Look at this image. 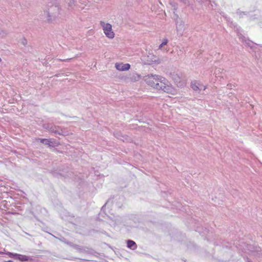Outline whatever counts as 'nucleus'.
Segmentation results:
<instances>
[{
	"label": "nucleus",
	"mask_w": 262,
	"mask_h": 262,
	"mask_svg": "<svg viewBox=\"0 0 262 262\" xmlns=\"http://www.w3.org/2000/svg\"><path fill=\"white\" fill-rule=\"evenodd\" d=\"M48 10L47 13L49 21H52L56 18L59 16L60 13V7L59 4L55 0H53L48 3Z\"/></svg>",
	"instance_id": "1"
},
{
	"label": "nucleus",
	"mask_w": 262,
	"mask_h": 262,
	"mask_svg": "<svg viewBox=\"0 0 262 262\" xmlns=\"http://www.w3.org/2000/svg\"><path fill=\"white\" fill-rule=\"evenodd\" d=\"M161 77V76L157 75H148L145 77V81L149 85L157 89L158 88L157 84H159L160 81H161L160 79Z\"/></svg>",
	"instance_id": "2"
},
{
	"label": "nucleus",
	"mask_w": 262,
	"mask_h": 262,
	"mask_svg": "<svg viewBox=\"0 0 262 262\" xmlns=\"http://www.w3.org/2000/svg\"><path fill=\"white\" fill-rule=\"evenodd\" d=\"M160 79L161 80V81H160L159 84H157V85H158L157 89L158 90H161L167 93H171L173 91V89L171 86L165 83L166 81V79L164 77H161Z\"/></svg>",
	"instance_id": "3"
},
{
	"label": "nucleus",
	"mask_w": 262,
	"mask_h": 262,
	"mask_svg": "<svg viewBox=\"0 0 262 262\" xmlns=\"http://www.w3.org/2000/svg\"><path fill=\"white\" fill-rule=\"evenodd\" d=\"M101 25L103 27V30L105 35L110 38H113L114 37V33L112 31V27L110 24H105L103 21H101Z\"/></svg>",
	"instance_id": "4"
},
{
	"label": "nucleus",
	"mask_w": 262,
	"mask_h": 262,
	"mask_svg": "<svg viewBox=\"0 0 262 262\" xmlns=\"http://www.w3.org/2000/svg\"><path fill=\"white\" fill-rule=\"evenodd\" d=\"M41 143L45 145H47L50 147H54L58 145V143L55 141L54 139H38Z\"/></svg>",
	"instance_id": "5"
},
{
	"label": "nucleus",
	"mask_w": 262,
	"mask_h": 262,
	"mask_svg": "<svg viewBox=\"0 0 262 262\" xmlns=\"http://www.w3.org/2000/svg\"><path fill=\"white\" fill-rule=\"evenodd\" d=\"M176 25L178 35L182 36L184 31V22L182 20H177Z\"/></svg>",
	"instance_id": "6"
},
{
	"label": "nucleus",
	"mask_w": 262,
	"mask_h": 262,
	"mask_svg": "<svg viewBox=\"0 0 262 262\" xmlns=\"http://www.w3.org/2000/svg\"><path fill=\"white\" fill-rule=\"evenodd\" d=\"M191 87L195 91L205 90L206 89L205 86L196 81L191 82Z\"/></svg>",
	"instance_id": "7"
},
{
	"label": "nucleus",
	"mask_w": 262,
	"mask_h": 262,
	"mask_svg": "<svg viewBox=\"0 0 262 262\" xmlns=\"http://www.w3.org/2000/svg\"><path fill=\"white\" fill-rule=\"evenodd\" d=\"M115 67L119 71H125L128 70L130 68V66L128 63H116L115 64Z\"/></svg>",
	"instance_id": "8"
},
{
	"label": "nucleus",
	"mask_w": 262,
	"mask_h": 262,
	"mask_svg": "<svg viewBox=\"0 0 262 262\" xmlns=\"http://www.w3.org/2000/svg\"><path fill=\"white\" fill-rule=\"evenodd\" d=\"M127 247L128 248L134 250L137 248V245L134 241L128 239L127 241Z\"/></svg>",
	"instance_id": "9"
},
{
	"label": "nucleus",
	"mask_w": 262,
	"mask_h": 262,
	"mask_svg": "<svg viewBox=\"0 0 262 262\" xmlns=\"http://www.w3.org/2000/svg\"><path fill=\"white\" fill-rule=\"evenodd\" d=\"M31 259V258L30 256L19 254L18 260L21 261H28L30 260Z\"/></svg>",
	"instance_id": "10"
},
{
	"label": "nucleus",
	"mask_w": 262,
	"mask_h": 262,
	"mask_svg": "<svg viewBox=\"0 0 262 262\" xmlns=\"http://www.w3.org/2000/svg\"><path fill=\"white\" fill-rule=\"evenodd\" d=\"M48 128L52 133H54L55 134H58L59 135L60 134V133L59 132H58L57 130H56V126H53L52 125H49L48 124Z\"/></svg>",
	"instance_id": "11"
},
{
	"label": "nucleus",
	"mask_w": 262,
	"mask_h": 262,
	"mask_svg": "<svg viewBox=\"0 0 262 262\" xmlns=\"http://www.w3.org/2000/svg\"><path fill=\"white\" fill-rule=\"evenodd\" d=\"M140 76L139 74L137 73H134L130 78L132 81H136L139 80L140 79Z\"/></svg>",
	"instance_id": "12"
},
{
	"label": "nucleus",
	"mask_w": 262,
	"mask_h": 262,
	"mask_svg": "<svg viewBox=\"0 0 262 262\" xmlns=\"http://www.w3.org/2000/svg\"><path fill=\"white\" fill-rule=\"evenodd\" d=\"M54 237H55V236H54ZM56 238H57V237H56ZM58 239L61 242L67 244V245H69L70 246L72 245V243H71L70 242H68L67 241V239L63 237H61L60 238H58Z\"/></svg>",
	"instance_id": "13"
},
{
	"label": "nucleus",
	"mask_w": 262,
	"mask_h": 262,
	"mask_svg": "<svg viewBox=\"0 0 262 262\" xmlns=\"http://www.w3.org/2000/svg\"><path fill=\"white\" fill-rule=\"evenodd\" d=\"M236 13L240 17H243L244 15H247V12H243L241 11L239 9H237L236 11Z\"/></svg>",
	"instance_id": "14"
},
{
	"label": "nucleus",
	"mask_w": 262,
	"mask_h": 262,
	"mask_svg": "<svg viewBox=\"0 0 262 262\" xmlns=\"http://www.w3.org/2000/svg\"><path fill=\"white\" fill-rule=\"evenodd\" d=\"M66 2L70 7H72L75 4L74 0H66Z\"/></svg>",
	"instance_id": "15"
},
{
	"label": "nucleus",
	"mask_w": 262,
	"mask_h": 262,
	"mask_svg": "<svg viewBox=\"0 0 262 262\" xmlns=\"http://www.w3.org/2000/svg\"><path fill=\"white\" fill-rule=\"evenodd\" d=\"M108 217L113 222H115V224H116L117 222L118 221V216H113V217Z\"/></svg>",
	"instance_id": "16"
},
{
	"label": "nucleus",
	"mask_w": 262,
	"mask_h": 262,
	"mask_svg": "<svg viewBox=\"0 0 262 262\" xmlns=\"http://www.w3.org/2000/svg\"><path fill=\"white\" fill-rule=\"evenodd\" d=\"M173 13H174L173 18H174V19L175 20V23H176L177 20H181V19L179 18V15L175 13L174 11L173 12Z\"/></svg>",
	"instance_id": "17"
},
{
	"label": "nucleus",
	"mask_w": 262,
	"mask_h": 262,
	"mask_svg": "<svg viewBox=\"0 0 262 262\" xmlns=\"http://www.w3.org/2000/svg\"><path fill=\"white\" fill-rule=\"evenodd\" d=\"M14 253H12V252H8L6 253V254L10 258H13V256L14 255Z\"/></svg>",
	"instance_id": "18"
},
{
	"label": "nucleus",
	"mask_w": 262,
	"mask_h": 262,
	"mask_svg": "<svg viewBox=\"0 0 262 262\" xmlns=\"http://www.w3.org/2000/svg\"><path fill=\"white\" fill-rule=\"evenodd\" d=\"M18 257H19V254L14 253V255L13 256V258L14 259H17L18 260Z\"/></svg>",
	"instance_id": "19"
},
{
	"label": "nucleus",
	"mask_w": 262,
	"mask_h": 262,
	"mask_svg": "<svg viewBox=\"0 0 262 262\" xmlns=\"http://www.w3.org/2000/svg\"><path fill=\"white\" fill-rule=\"evenodd\" d=\"M167 42H168V40L167 39H164L162 42V45L165 46L167 43Z\"/></svg>",
	"instance_id": "20"
},
{
	"label": "nucleus",
	"mask_w": 262,
	"mask_h": 262,
	"mask_svg": "<svg viewBox=\"0 0 262 262\" xmlns=\"http://www.w3.org/2000/svg\"><path fill=\"white\" fill-rule=\"evenodd\" d=\"M110 200H108L107 201V202L102 207V208H101V211H102L104 209V208L105 207V206L108 204L109 202H110Z\"/></svg>",
	"instance_id": "21"
},
{
	"label": "nucleus",
	"mask_w": 262,
	"mask_h": 262,
	"mask_svg": "<svg viewBox=\"0 0 262 262\" xmlns=\"http://www.w3.org/2000/svg\"><path fill=\"white\" fill-rule=\"evenodd\" d=\"M252 43H253V42H250V41H248V42H247V44L248 45V46H250V47H252L251 46V44H252Z\"/></svg>",
	"instance_id": "22"
},
{
	"label": "nucleus",
	"mask_w": 262,
	"mask_h": 262,
	"mask_svg": "<svg viewBox=\"0 0 262 262\" xmlns=\"http://www.w3.org/2000/svg\"><path fill=\"white\" fill-rule=\"evenodd\" d=\"M27 43V40L26 39H24L23 41V43L24 45H25Z\"/></svg>",
	"instance_id": "23"
},
{
	"label": "nucleus",
	"mask_w": 262,
	"mask_h": 262,
	"mask_svg": "<svg viewBox=\"0 0 262 262\" xmlns=\"http://www.w3.org/2000/svg\"><path fill=\"white\" fill-rule=\"evenodd\" d=\"M164 45H162V43L159 46V49H161Z\"/></svg>",
	"instance_id": "24"
},
{
	"label": "nucleus",
	"mask_w": 262,
	"mask_h": 262,
	"mask_svg": "<svg viewBox=\"0 0 262 262\" xmlns=\"http://www.w3.org/2000/svg\"><path fill=\"white\" fill-rule=\"evenodd\" d=\"M4 262H13V261L12 260H9L8 261H5Z\"/></svg>",
	"instance_id": "25"
},
{
	"label": "nucleus",
	"mask_w": 262,
	"mask_h": 262,
	"mask_svg": "<svg viewBox=\"0 0 262 262\" xmlns=\"http://www.w3.org/2000/svg\"><path fill=\"white\" fill-rule=\"evenodd\" d=\"M227 86H228V88L229 89H231L232 88H231V85L230 84V85H227Z\"/></svg>",
	"instance_id": "26"
},
{
	"label": "nucleus",
	"mask_w": 262,
	"mask_h": 262,
	"mask_svg": "<svg viewBox=\"0 0 262 262\" xmlns=\"http://www.w3.org/2000/svg\"><path fill=\"white\" fill-rule=\"evenodd\" d=\"M259 249H260V248H259V247H258V248L256 250V251L257 252L259 251Z\"/></svg>",
	"instance_id": "27"
},
{
	"label": "nucleus",
	"mask_w": 262,
	"mask_h": 262,
	"mask_svg": "<svg viewBox=\"0 0 262 262\" xmlns=\"http://www.w3.org/2000/svg\"><path fill=\"white\" fill-rule=\"evenodd\" d=\"M1 34H2V32H0V35H1Z\"/></svg>",
	"instance_id": "28"
},
{
	"label": "nucleus",
	"mask_w": 262,
	"mask_h": 262,
	"mask_svg": "<svg viewBox=\"0 0 262 262\" xmlns=\"http://www.w3.org/2000/svg\"><path fill=\"white\" fill-rule=\"evenodd\" d=\"M247 262H251V261H249V260H248V261H247Z\"/></svg>",
	"instance_id": "29"
}]
</instances>
